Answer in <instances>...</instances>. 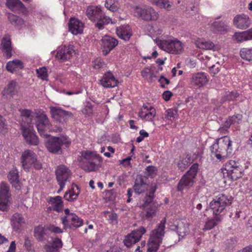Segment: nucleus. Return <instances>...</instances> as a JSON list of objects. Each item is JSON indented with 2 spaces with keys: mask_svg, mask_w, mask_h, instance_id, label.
Segmentation results:
<instances>
[{
  "mask_svg": "<svg viewBox=\"0 0 252 252\" xmlns=\"http://www.w3.org/2000/svg\"><path fill=\"white\" fill-rule=\"evenodd\" d=\"M155 41L160 49L171 54L179 55L184 50V44L173 36L162 40L156 38Z\"/></svg>",
  "mask_w": 252,
  "mask_h": 252,
  "instance_id": "nucleus-3",
  "label": "nucleus"
},
{
  "mask_svg": "<svg viewBox=\"0 0 252 252\" xmlns=\"http://www.w3.org/2000/svg\"><path fill=\"white\" fill-rule=\"evenodd\" d=\"M21 130L22 135L26 142L30 145H37L38 143V139L35 134L33 126L31 124H21Z\"/></svg>",
  "mask_w": 252,
  "mask_h": 252,
  "instance_id": "nucleus-15",
  "label": "nucleus"
},
{
  "mask_svg": "<svg viewBox=\"0 0 252 252\" xmlns=\"http://www.w3.org/2000/svg\"><path fill=\"white\" fill-rule=\"evenodd\" d=\"M177 233L179 237H184L189 232V224L186 221H181L176 226Z\"/></svg>",
  "mask_w": 252,
  "mask_h": 252,
  "instance_id": "nucleus-37",
  "label": "nucleus"
},
{
  "mask_svg": "<svg viewBox=\"0 0 252 252\" xmlns=\"http://www.w3.org/2000/svg\"><path fill=\"white\" fill-rule=\"evenodd\" d=\"M70 143V140L66 136L53 137L46 142V147L50 152L57 153L61 150L62 146H67Z\"/></svg>",
  "mask_w": 252,
  "mask_h": 252,
  "instance_id": "nucleus-11",
  "label": "nucleus"
},
{
  "mask_svg": "<svg viewBox=\"0 0 252 252\" xmlns=\"http://www.w3.org/2000/svg\"><path fill=\"white\" fill-rule=\"evenodd\" d=\"M151 3L156 5L160 8L169 9L171 7V4L169 0H147Z\"/></svg>",
  "mask_w": 252,
  "mask_h": 252,
  "instance_id": "nucleus-49",
  "label": "nucleus"
},
{
  "mask_svg": "<svg viewBox=\"0 0 252 252\" xmlns=\"http://www.w3.org/2000/svg\"><path fill=\"white\" fill-rule=\"evenodd\" d=\"M50 110L53 119L62 124L66 123L69 118L72 117L71 112L63 110L59 107H51Z\"/></svg>",
  "mask_w": 252,
  "mask_h": 252,
  "instance_id": "nucleus-16",
  "label": "nucleus"
},
{
  "mask_svg": "<svg viewBox=\"0 0 252 252\" xmlns=\"http://www.w3.org/2000/svg\"><path fill=\"white\" fill-rule=\"evenodd\" d=\"M48 230L56 234H60L63 232V230L59 227L51 225L47 227Z\"/></svg>",
  "mask_w": 252,
  "mask_h": 252,
  "instance_id": "nucleus-59",
  "label": "nucleus"
},
{
  "mask_svg": "<svg viewBox=\"0 0 252 252\" xmlns=\"http://www.w3.org/2000/svg\"><path fill=\"white\" fill-rule=\"evenodd\" d=\"M233 24L237 28L245 30L250 27L251 20L247 15L242 14L237 15L234 18Z\"/></svg>",
  "mask_w": 252,
  "mask_h": 252,
  "instance_id": "nucleus-22",
  "label": "nucleus"
},
{
  "mask_svg": "<svg viewBox=\"0 0 252 252\" xmlns=\"http://www.w3.org/2000/svg\"><path fill=\"white\" fill-rule=\"evenodd\" d=\"M8 19L10 23L17 28L20 27L24 25V21L20 17L12 13L8 14Z\"/></svg>",
  "mask_w": 252,
  "mask_h": 252,
  "instance_id": "nucleus-46",
  "label": "nucleus"
},
{
  "mask_svg": "<svg viewBox=\"0 0 252 252\" xmlns=\"http://www.w3.org/2000/svg\"><path fill=\"white\" fill-rule=\"evenodd\" d=\"M195 45L197 47L203 50L218 51L220 49L219 46L215 45L212 42L201 39L196 41Z\"/></svg>",
  "mask_w": 252,
  "mask_h": 252,
  "instance_id": "nucleus-35",
  "label": "nucleus"
},
{
  "mask_svg": "<svg viewBox=\"0 0 252 252\" xmlns=\"http://www.w3.org/2000/svg\"><path fill=\"white\" fill-rule=\"evenodd\" d=\"M116 33L120 38L127 41L132 35V31L129 26L124 25L117 28Z\"/></svg>",
  "mask_w": 252,
  "mask_h": 252,
  "instance_id": "nucleus-33",
  "label": "nucleus"
},
{
  "mask_svg": "<svg viewBox=\"0 0 252 252\" xmlns=\"http://www.w3.org/2000/svg\"><path fill=\"white\" fill-rule=\"evenodd\" d=\"M211 28L214 32H221L226 30V24L223 22L216 21L212 24Z\"/></svg>",
  "mask_w": 252,
  "mask_h": 252,
  "instance_id": "nucleus-47",
  "label": "nucleus"
},
{
  "mask_svg": "<svg viewBox=\"0 0 252 252\" xmlns=\"http://www.w3.org/2000/svg\"><path fill=\"white\" fill-rule=\"evenodd\" d=\"M239 95L236 91L227 92L222 96L221 102L234 101L238 97Z\"/></svg>",
  "mask_w": 252,
  "mask_h": 252,
  "instance_id": "nucleus-50",
  "label": "nucleus"
},
{
  "mask_svg": "<svg viewBox=\"0 0 252 252\" xmlns=\"http://www.w3.org/2000/svg\"><path fill=\"white\" fill-rule=\"evenodd\" d=\"M36 71L38 78H40L42 80H47L48 75L47 73V69L45 67H42L37 69Z\"/></svg>",
  "mask_w": 252,
  "mask_h": 252,
  "instance_id": "nucleus-52",
  "label": "nucleus"
},
{
  "mask_svg": "<svg viewBox=\"0 0 252 252\" xmlns=\"http://www.w3.org/2000/svg\"><path fill=\"white\" fill-rule=\"evenodd\" d=\"M1 50L3 52L4 56L6 59L10 58L11 56V42L9 35H5L2 38L1 41Z\"/></svg>",
  "mask_w": 252,
  "mask_h": 252,
  "instance_id": "nucleus-32",
  "label": "nucleus"
},
{
  "mask_svg": "<svg viewBox=\"0 0 252 252\" xmlns=\"http://www.w3.org/2000/svg\"><path fill=\"white\" fill-rule=\"evenodd\" d=\"M55 174L58 184L60 186V189L58 191L59 193L63 189L66 184L70 182L72 173L67 166L60 165L57 167Z\"/></svg>",
  "mask_w": 252,
  "mask_h": 252,
  "instance_id": "nucleus-9",
  "label": "nucleus"
},
{
  "mask_svg": "<svg viewBox=\"0 0 252 252\" xmlns=\"http://www.w3.org/2000/svg\"><path fill=\"white\" fill-rule=\"evenodd\" d=\"M208 67L210 68V73L213 75L216 74L220 71L219 67L215 65L211 64V65Z\"/></svg>",
  "mask_w": 252,
  "mask_h": 252,
  "instance_id": "nucleus-62",
  "label": "nucleus"
},
{
  "mask_svg": "<svg viewBox=\"0 0 252 252\" xmlns=\"http://www.w3.org/2000/svg\"><path fill=\"white\" fill-rule=\"evenodd\" d=\"M21 116L24 118L29 119L30 120H31V111L28 109H20V110Z\"/></svg>",
  "mask_w": 252,
  "mask_h": 252,
  "instance_id": "nucleus-60",
  "label": "nucleus"
},
{
  "mask_svg": "<svg viewBox=\"0 0 252 252\" xmlns=\"http://www.w3.org/2000/svg\"><path fill=\"white\" fill-rule=\"evenodd\" d=\"M210 208L213 215H216L218 217L220 216V218L223 219V216L225 214L226 208L220 206L217 204L211 202L210 203Z\"/></svg>",
  "mask_w": 252,
  "mask_h": 252,
  "instance_id": "nucleus-44",
  "label": "nucleus"
},
{
  "mask_svg": "<svg viewBox=\"0 0 252 252\" xmlns=\"http://www.w3.org/2000/svg\"><path fill=\"white\" fill-rule=\"evenodd\" d=\"M74 50L72 46H63L58 48L56 58L62 62L69 60L74 53Z\"/></svg>",
  "mask_w": 252,
  "mask_h": 252,
  "instance_id": "nucleus-21",
  "label": "nucleus"
},
{
  "mask_svg": "<svg viewBox=\"0 0 252 252\" xmlns=\"http://www.w3.org/2000/svg\"><path fill=\"white\" fill-rule=\"evenodd\" d=\"M49 203L51 204V207L54 210L59 212L62 209L63 203L62 198L60 196L50 198L49 200Z\"/></svg>",
  "mask_w": 252,
  "mask_h": 252,
  "instance_id": "nucleus-43",
  "label": "nucleus"
},
{
  "mask_svg": "<svg viewBox=\"0 0 252 252\" xmlns=\"http://www.w3.org/2000/svg\"><path fill=\"white\" fill-rule=\"evenodd\" d=\"M199 157V155L198 154H193L192 155H187L178 162L177 166L181 171H184Z\"/></svg>",
  "mask_w": 252,
  "mask_h": 252,
  "instance_id": "nucleus-28",
  "label": "nucleus"
},
{
  "mask_svg": "<svg viewBox=\"0 0 252 252\" xmlns=\"http://www.w3.org/2000/svg\"><path fill=\"white\" fill-rule=\"evenodd\" d=\"M24 67L23 63L19 60H14L8 62L6 65L7 71L13 72L16 69H22Z\"/></svg>",
  "mask_w": 252,
  "mask_h": 252,
  "instance_id": "nucleus-42",
  "label": "nucleus"
},
{
  "mask_svg": "<svg viewBox=\"0 0 252 252\" xmlns=\"http://www.w3.org/2000/svg\"><path fill=\"white\" fill-rule=\"evenodd\" d=\"M8 178L10 183L15 188H18L19 186V174L17 169L13 167L9 172Z\"/></svg>",
  "mask_w": 252,
  "mask_h": 252,
  "instance_id": "nucleus-40",
  "label": "nucleus"
},
{
  "mask_svg": "<svg viewBox=\"0 0 252 252\" xmlns=\"http://www.w3.org/2000/svg\"><path fill=\"white\" fill-rule=\"evenodd\" d=\"M6 6L13 11H18L24 14L27 13V8L20 0H7Z\"/></svg>",
  "mask_w": 252,
  "mask_h": 252,
  "instance_id": "nucleus-27",
  "label": "nucleus"
},
{
  "mask_svg": "<svg viewBox=\"0 0 252 252\" xmlns=\"http://www.w3.org/2000/svg\"><path fill=\"white\" fill-rule=\"evenodd\" d=\"M11 193L9 186L5 183L0 185V210L7 211L11 204Z\"/></svg>",
  "mask_w": 252,
  "mask_h": 252,
  "instance_id": "nucleus-14",
  "label": "nucleus"
},
{
  "mask_svg": "<svg viewBox=\"0 0 252 252\" xmlns=\"http://www.w3.org/2000/svg\"><path fill=\"white\" fill-rule=\"evenodd\" d=\"M242 115L240 114H237L230 116L224 122L223 126H221L218 130L220 133L225 134L231 125L234 126L236 129H238L239 125L242 122Z\"/></svg>",
  "mask_w": 252,
  "mask_h": 252,
  "instance_id": "nucleus-17",
  "label": "nucleus"
},
{
  "mask_svg": "<svg viewBox=\"0 0 252 252\" xmlns=\"http://www.w3.org/2000/svg\"><path fill=\"white\" fill-rule=\"evenodd\" d=\"M36 126L41 136L48 137L49 135L47 133L51 129L50 122L47 116L41 113L35 117Z\"/></svg>",
  "mask_w": 252,
  "mask_h": 252,
  "instance_id": "nucleus-12",
  "label": "nucleus"
},
{
  "mask_svg": "<svg viewBox=\"0 0 252 252\" xmlns=\"http://www.w3.org/2000/svg\"><path fill=\"white\" fill-rule=\"evenodd\" d=\"M222 218L216 215H213L212 219H208L206 221L203 229L204 230H210L216 226L218 223L221 220Z\"/></svg>",
  "mask_w": 252,
  "mask_h": 252,
  "instance_id": "nucleus-45",
  "label": "nucleus"
},
{
  "mask_svg": "<svg viewBox=\"0 0 252 252\" xmlns=\"http://www.w3.org/2000/svg\"><path fill=\"white\" fill-rule=\"evenodd\" d=\"M232 38L237 43L252 40V28L243 32H235L232 36Z\"/></svg>",
  "mask_w": 252,
  "mask_h": 252,
  "instance_id": "nucleus-29",
  "label": "nucleus"
},
{
  "mask_svg": "<svg viewBox=\"0 0 252 252\" xmlns=\"http://www.w3.org/2000/svg\"><path fill=\"white\" fill-rule=\"evenodd\" d=\"M198 169V164H193L189 170L185 174L179 181L177 189L182 190L185 188H188L192 186Z\"/></svg>",
  "mask_w": 252,
  "mask_h": 252,
  "instance_id": "nucleus-10",
  "label": "nucleus"
},
{
  "mask_svg": "<svg viewBox=\"0 0 252 252\" xmlns=\"http://www.w3.org/2000/svg\"><path fill=\"white\" fill-rule=\"evenodd\" d=\"M102 162V158L96 152L86 151L81 153L80 165L85 171L92 172L97 170Z\"/></svg>",
  "mask_w": 252,
  "mask_h": 252,
  "instance_id": "nucleus-2",
  "label": "nucleus"
},
{
  "mask_svg": "<svg viewBox=\"0 0 252 252\" xmlns=\"http://www.w3.org/2000/svg\"><path fill=\"white\" fill-rule=\"evenodd\" d=\"M50 246L53 248V250H57L62 247L63 243L60 239L53 238L52 239L51 245Z\"/></svg>",
  "mask_w": 252,
  "mask_h": 252,
  "instance_id": "nucleus-54",
  "label": "nucleus"
},
{
  "mask_svg": "<svg viewBox=\"0 0 252 252\" xmlns=\"http://www.w3.org/2000/svg\"><path fill=\"white\" fill-rule=\"evenodd\" d=\"M21 163L24 170L27 171L32 167L39 169L42 167L41 163L37 159L36 155L30 150H26L22 153Z\"/></svg>",
  "mask_w": 252,
  "mask_h": 252,
  "instance_id": "nucleus-7",
  "label": "nucleus"
},
{
  "mask_svg": "<svg viewBox=\"0 0 252 252\" xmlns=\"http://www.w3.org/2000/svg\"><path fill=\"white\" fill-rule=\"evenodd\" d=\"M209 78L206 73L199 72L193 73L192 75L191 84L197 87H201L205 85L208 82Z\"/></svg>",
  "mask_w": 252,
  "mask_h": 252,
  "instance_id": "nucleus-23",
  "label": "nucleus"
},
{
  "mask_svg": "<svg viewBox=\"0 0 252 252\" xmlns=\"http://www.w3.org/2000/svg\"><path fill=\"white\" fill-rule=\"evenodd\" d=\"M93 111L92 106L90 104L86 105L82 109V113L86 117H90L93 114Z\"/></svg>",
  "mask_w": 252,
  "mask_h": 252,
  "instance_id": "nucleus-56",
  "label": "nucleus"
},
{
  "mask_svg": "<svg viewBox=\"0 0 252 252\" xmlns=\"http://www.w3.org/2000/svg\"><path fill=\"white\" fill-rule=\"evenodd\" d=\"M134 11L137 16L146 21H155L159 17L158 12L150 5L136 6Z\"/></svg>",
  "mask_w": 252,
  "mask_h": 252,
  "instance_id": "nucleus-8",
  "label": "nucleus"
},
{
  "mask_svg": "<svg viewBox=\"0 0 252 252\" xmlns=\"http://www.w3.org/2000/svg\"><path fill=\"white\" fill-rule=\"evenodd\" d=\"M240 55L242 59L252 63V47L243 48L241 49Z\"/></svg>",
  "mask_w": 252,
  "mask_h": 252,
  "instance_id": "nucleus-48",
  "label": "nucleus"
},
{
  "mask_svg": "<svg viewBox=\"0 0 252 252\" xmlns=\"http://www.w3.org/2000/svg\"><path fill=\"white\" fill-rule=\"evenodd\" d=\"M243 170L239 162L230 160L227 161L222 168V172L225 178L236 180L243 175Z\"/></svg>",
  "mask_w": 252,
  "mask_h": 252,
  "instance_id": "nucleus-6",
  "label": "nucleus"
},
{
  "mask_svg": "<svg viewBox=\"0 0 252 252\" xmlns=\"http://www.w3.org/2000/svg\"><path fill=\"white\" fill-rule=\"evenodd\" d=\"M156 112L152 106L143 105L141 110L139 112L138 116L141 119L147 121H152L156 116Z\"/></svg>",
  "mask_w": 252,
  "mask_h": 252,
  "instance_id": "nucleus-25",
  "label": "nucleus"
},
{
  "mask_svg": "<svg viewBox=\"0 0 252 252\" xmlns=\"http://www.w3.org/2000/svg\"><path fill=\"white\" fill-rule=\"evenodd\" d=\"M165 117L169 120H174L177 118V111L173 109H169L166 111Z\"/></svg>",
  "mask_w": 252,
  "mask_h": 252,
  "instance_id": "nucleus-53",
  "label": "nucleus"
},
{
  "mask_svg": "<svg viewBox=\"0 0 252 252\" xmlns=\"http://www.w3.org/2000/svg\"><path fill=\"white\" fill-rule=\"evenodd\" d=\"M105 6L106 8L112 12L117 11L119 7L117 0H106Z\"/></svg>",
  "mask_w": 252,
  "mask_h": 252,
  "instance_id": "nucleus-51",
  "label": "nucleus"
},
{
  "mask_svg": "<svg viewBox=\"0 0 252 252\" xmlns=\"http://www.w3.org/2000/svg\"><path fill=\"white\" fill-rule=\"evenodd\" d=\"M166 222V219L164 218L160 221L157 228L152 231L148 243V252H155L158 249L164 235Z\"/></svg>",
  "mask_w": 252,
  "mask_h": 252,
  "instance_id": "nucleus-5",
  "label": "nucleus"
},
{
  "mask_svg": "<svg viewBox=\"0 0 252 252\" xmlns=\"http://www.w3.org/2000/svg\"><path fill=\"white\" fill-rule=\"evenodd\" d=\"M47 227L39 225L34 228V236L39 241L44 240V236L47 234Z\"/></svg>",
  "mask_w": 252,
  "mask_h": 252,
  "instance_id": "nucleus-41",
  "label": "nucleus"
},
{
  "mask_svg": "<svg viewBox=\"0 0 252 252\" xmlns=\"http://www.w3.org/2000/svg\"><path fill=\"white\" fill-rule=\"evenodd\" d=\"M233 148L230 138L226 136L218 139L211 147L210 151L212 157L221 160L230 156Z\"/></svg>",
  "mask_w": 252,
  "mask_h": 252,
  "instance_id": "nucleus-1",
  "label": "nucleus"
},
{
  "mask_svg": "<svg viewBox=\"0 0 252 252\" xmlns=\"http://www.w3.org/2000/svg\"><path fill=\"white\" fill-rule=\"evenodd\" d=\"M66 223L62 222L64 225V228L69 227L71 228L72 227H79L83 224V220L82 219L79 218L75 214L71 215L68 217V219L66 220Z\"/></svg>",
  "mask_w": 252,
  "mask_h": 252,
  "instance_id": "nucleus-30",
  "label": "nucleus"
},
{
  "mask_svg": "<svg viewBox=\"0 0 252 252\" xmlns=\"http://www.w3.org/2000/svg\"><path fill=\"white\" fill-rule=\"evenodd\" d=\"M17 83L14 81H11L4 89L3 94L6 97H13L17 94Z\"/></svg>",
  "mask_w": 252,
  "mask_h": 252,
  "instance_id": "nucleus-38",
  "label": "nucleus"
},
{
  "mask_svg": "<svg viewBox=\"0 0 252 252\" xmlns=\"http://www.w3.org/2000/svg\"><path fill=\"white\" fill-rule=\"evenodd\" d=\"M202 201H201V203H198L197 205H196V209L198 210H200L201 209V208H202V206L204 205V206H205L207 204V197L206 196H202L201 198Z\"/></svg>",
  "mask_w": 252,
  "mask_h": 252,
  "instance_id": "nucleus-61",
  "label": "nucleus"
},
{
  "mask_svg": "<svg viewBox=\"0 0 252 252\" xmlns=\"http://www.w3.org/2000/svg\"><path fill=\"white\" fill-rule=\"evenodd\" d=\"M198 59L200 61H202L203 63L206 66H209L211 65V63H209L211 58L205 54H201L199 55Z\"/></svg>",
  "mask_w": 252,
  "mask_h": 252,
  "instance_id": "nucleus-57",
  "label": "nucleus"
},
{
  "mask_svg": "<svg viewBox=\"0 0 252 252\" xmlns=\"http://www.w3.org/2000/svg\"><path fill=\"white\" fill-rule=\"evenodd\" d=\"M146 171L147 175L151 178L155 177L157 172V168L153 166H148L146 169Z\"/></svg>",
  "mask_w": 252,
  "mask_h": 252,
  "instance_id": "nucleus-55",
  "label": "nucleus"
},
{
  "mask_svg": "<svg viewBox=\"0 0 252 252\" xmlns=\"http://www.w3.org/2000/svg\"><path fill=\"white\" fill-rule=\"evenodd\" d=\"M100 82L104 88H113L117 85L118 81L112 73L108 72L103 76Z\"/></svg>",
  "mask_w": 252,
  "mask_h": 252,
  "instance_id": "nucleus-31",
  "label": "nucleus"
},
{
  "mask_svg": "<svg viewBox=\"0 0 252 252\" xmlns=\"http://www.w3.org/2000/svg\"><path fill=\"white\" fill-rule=\"evenodd\" d=\"M118 42L115 38L109 36L105 35L101 40V45L103 54L105 56L114 48L118 45Z\"/></svg>",
  "mask_w": 252,
  "mask_h": 252,
  "instance_id": "nucleus-20",
  "label": "nucleus"
},
{
  "mask_svg": "<svg viewBox=\"0 0 252 252\" xmlns=\"http://www.w3.org/2000/svg\"><path fill=\"white\" fill-rule=\"evenodd\" d=\"M146 178L144 177L140 176L136 178L135 185L133 187L135 193L140 194L144 192L145 190L148 192L146 193V197L148 196L149 192L152 189L156 190L155 187L149 186L146 182Z\"/></svg>",
  "mask_w": 252,
  "mask_h": 252,
  "instance_id": "nucleus-19",
  "label": "nucleus"
},
{
  "mask_svg": "<svg viewBox=\"0 0 252 252\" xmlns=\"http://www.w3.org/2000/svg\"><path fill=\"white\" fill-rule=\"evenodd\" d=\"M155 190L152 189L148 196L142 200V202L140 203V207L143 208L145 211V217L148 219H152L156 213L157 208L155 205L152 204Z\"/></svg>",
  "mask_w": 252,
  "mask_h": 252,
  "instance_id": "nucleus-13",
  "label": "nucleus"
},
{
  "mask_svg": "<svg viewBox=\"0 0 252 252\" xmlns=\"http://www.w3.org/2000/svg\"><path fill=\"white\" fill-rule=\"evenodd\" d=\"M103 63L100 59L95 60L94 62V67L95 69H98L102 67Z\"/></svg>",
  "mask_w": 252,
  "mask_h": 252,
  "instance_id": "nucleus-64",
  "label": "nucleus"
},
{
  "mask_svg": "<svg viewBox=\"0 0 252 252\" xmlns=\"http://www.w3.org/2000/svg\"><path fill=\"white\" fill-rule=\"evenodd\" d=\"M64 213L65 214V216L62 217L61 220L62 222L66 223V220L68 219V217H69V216L71 215H73L74 213H71L69 209L67 208L64 210Z\"/></svg>",
  "mask_w": 252,
  "mask_h": 252,
  "instance_id": "nucleus-63",
  "label": "nucleus"
},
{
  "mask_svg": "<svg viewBox=\"0 0 252 252\" xmlns=\"http://www.w3.org/2000/svg\"><path fill=\"white\" fill-rule=\"evenodd\" d=\"M86 13L89 20L97 22L95 26L100 30L102 29L104 25H107L111 22V19L104 14L101 7L100 6L90 5L88 6Z\"/></svg>",
  "mask_w": 252,
  "mask_h": 252,
  "instance_id": "nucleus-4",
  "label": "nucleus"
},
{
  "mask_svg": "<svg viewBox=\"0 0 252 252\" xmlns=\"http://www.w3.org/2000/svg\"><path fill=\"white\" fill-rule=\"evenodd\" d=\"M158 71L154 66L145 67L141 71L142 77L148 83H153L158 79Z\"/></svg>",
  "mask_w": 252,
  "mask_h": 252,
  "instance_id": "nucleus-24",
  "label": "nucleus"
},
{
  "mask_svg": "<svg viewBox=\"0 0 252 252\" xmlns=\"http://www.w3.org/2000/svg\"><path fill=\"white\" fill-rule=\"evenodd\" d=\"M12 225L14 229L18 231L21 227L25 223V220L22 215L20 214H15L13 215L11 219Z\"/></svg>",
  "mask_w": 252,
  "mask_h": 252,
  "instance_id": "nucleus-39",
  "label": "nucleus"
},
{
  "mask_svg": "<svg viewBox=\"0 0 252 252\" xmlns=\"http://www.w3.org/2000/svg\"><path fill=\"white\" fill-rule=\"evenodd\" d=\"M84 24L80 20L71 18L69 22V30L74 35H77L83 32Z\"/></svg>",
  "mask_w": 252,
  "mask_h": 252,
  "instance_id": "nucleus-26",
  "label": "nucleus"
},
{
  "mask_svg": "<svg viewBox=\"0 0 252 252\" xmlns=\"http://www.w3.org/2000/svg\"><path fill=\"white\" fill-rule=\"evenodd\" d=\"M145 232L146 229L143 227H140L138 229L133 231L126 237L124 241L125 245L127 247H129L132 245L136 243L141 239L142 235Z\"/></svg>",
  "mask_w": 252,
  "mask_h": 252,
  "instance_id": "nucleus-18",
  "label": "nucleus"
},
{
  "mask_svg": "<svg viewBox=\"0 0 252 252\" xmlns=\"http://www.w3.org/2000/svg\"><path fill=\"white\" fill-rule=\"evenodd\" d=\"M211 202L217 204L225 208L232 203L230 198H229L227 195L222 193L219 194L215 196L213 200Z\"/></svg>",
  "mask_w": 252,
  "mask_h": 252,
  "instance_id": "nucleus-34",
  "label": "nucleus"
},
{
  "mask_svg": "<svg viewBox=\"0 0 252 252\" xmlns=\"http://www.w3.org/2000/svg\"><path fill=\"white\" fill-rule=\"evenodd\" d=\"M149 32L151 34V36L153 35L154 36L160 35L162 32V30L158 27H151L149 30Z\"/></svg>",
  "mask_w": 252,
  "mask_h": 252,
  "instance_id": "nucleus-58",
  "label": "nucleus"
},
{
  "mask_svg": "<svg viewBox=\"0 0 252 252\" xmlns=\"http://www.w3.org/2000/svg\"><path fill=\"white\" fill-rule=\"evenodd\" d=\"M80 193L79 187L73 184L70 189L67 191L64 195V198L68 201H72L76 199Z\"/></svg>",
  "mask_w": 252,
  "mask_h": 252,
  "instance_id": "nucleus-36",
  "label": "nucleus"
}]
</instances>
